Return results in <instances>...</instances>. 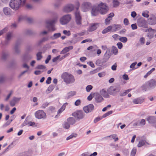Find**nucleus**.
Returning <instances> with one entry per match:
<instances>
[{"mask_svg": "<svg viewBox=\"0 0 156 156\" xmlns=\"http://www.w3.org/2000/svg\"><path fill=\"white\" fill-rule=\"evenodd\" d=\"M49 104V103L48 102H46L44 103L41 106V108L43 109L45 108L46 107H47L48 105Z\"/></svg>", "mask_w": 156, "mask_h": 156, "instance_id": "obj_61", "label": "nucleus"}, {"mask_svg": "<svg viewBox=\"0 0 156 156\" xmlns=\"http://www.w3.org/2000/svg\"><path fill=\"white\" fill-rule=\"evenodd\" d=\"M12 37V33L11 32H8L5 36V39L7 40L10 41Z\"/></svg>", "mask_w": 156, "mask_h": 156, "instance_id": "obj_34", "label": "nucleus"}, {"mask_svg": "<svg viewBox=\"0 0 156 156\" xmlns=\"http://www.w3.org/2000/svg\"><path fill=\"white\" fill-rule=\"evenodd\" d=\"M149 25H154L156 24V17L155 16H153L150 17L148 20Z\"/></svg>", "mask_w": 156, "mask_h": 156, "instance_id": "obj_18", "label": "nucleus"}, {"mask_svg": "<svg viewBox=\"0 0 156 156\" xmlns=\"http://www.w3.org/2000/svg\"><path fill=\"white\" fill-rule=\"evenodd\" d=\"M100 94L102 96L105 98H108L109 97V95L104 89H102L100 90Z\"/></svg>", "mask_w": 156, "mask_h": 156, "instance_id": "obj_22", "label": "nucleus"}, {"mask_svg": "<svg viewBox=\"0 0 156 156\" xmlns=\"http://www.w3.org/2000/svg\"><path fill=\"white\" fill-rule=\"evenodd\" d=\"M112 31V32L119 30L120 29V25H113L111 26Z\"/></svg>", "mask_w": 156, "mask_h": 156, "instance_id": "obj_25", "label": "nucleus"}, {"mask_svg": "<svg viewBox=\"0 0 156 156\" xmlns=\"http://www.w3.org/2000/svg\"><path fill=\"white\" fill-rule=\"evenodd\" d=\"M104 63L102 60L98 59L96 61L95 64L98 66H102Z\"/></svg>", "mask_w": 156, "mask_h": 156, "instance_id": "obj_36", "label": "nucleus"}, {"mask_svg": "<svg viewBox=\"0 0 156 156\" xmlns=\"http://www.w3.org/2000/svg\"><path fill=\"white\" fill-rule=\"evenodd\" d=\"M76 92L75 91H70L68 92L67 94L68 95V98H70L71 97H72L76 94Z\"/></svg>", "mask_w": 156, "mask_h": 156, "instance_id": "obj_38", "label": "nucleus"}, {"mask_svg": "<svg viewBox=\"0 0 156 156\" xmlns=\"http://www.w3.org/2000/svg\"><path fill=\"white\" fill-rule=\"evenodd\" d=\"M92 88L93 86L90 85H87L86 88V91L87 92H90V90L92 89Z\"/></svg>", "mask_w": 156, "mask_h": 156, "instance_id": "obj_54", "label": "nucleus"}, {"mask_svg": "<svg viewBox=\"0 0 156 156\" xmlns=\"http://www.w3.org/2000/svg\"><path fill=\"white\" fill-rule=\"evenodd\" d=\"M26 34L29 35H31L36 34V32L30 30H27L25 31Z\"/></svg>", "mask_w": 156, "mask_h": 156, "instance_id": "obj_31", "label": "nucleus"}, {"mask_svg": "<svg viewBox=\"0 0 156 156\" xmlns=\"http://www.w3.org/2000/svg\"><path fill=\"white\" fill-rule=\"evenodd\" d=\"M103 98L99 94H97L95 97V101L97 103H100L103 100Z\"/></svg>", "mask_w": 156, "mask_h": 156, "instance_id": "obj_21", "label": "nucleus"}, {"mask_svg": "<svg viewBox=\"0 0 156 156\" xmlns=\"http://www.w3.org/2000/svg\"><path fill=\"white\" fill-rule=\"evenodd\" d=\"M23 0H11L9 3L10 7L16 11L20 7ZM22 4L23 5V3Z\"/></svg>", "mask_w": 156, "mask_h": 156, "instance_id": "obj_3", "label": "nucleus"}, {"mask_svg": "<svg viewBox=\"0 0 156 156\" xmlns=\"http://www.w3.org/2000/svg\"><path fill=\"white\" fill-rule=\"evenodd\" d=\"M94 107L92 104H90L87 106L83 107V110L87 114L93 112L94 110Z\"/></svg>", "mask_w": 156, "mask_h": 156, "instance_id": "obj_12", "label": "nucleus"}, {"mask_svg": "<svg viewBox=\"0 0 156 156\" xmlns=\"http://www.w3.org/2000/svg\"><path fill=\"white\" fill-rule=\"evenodd\" d=\"M113 7L115 8L119 6V2L118 0H113Z\"/></svg>", "mask_w": 156, "mask_h": 156, "instance_id": "obj_39", "label": "nucleus"}, {"mask_svg": "<svg viewBox=\"0 0 156 156\" xmlns=\"http://www.w3.org/2000/svg\"><path fill=\"white\" fill-rule=\"evenodd\" d=\"M143 102V100L140 98L135 99L133 101V102L135 104H140Z\"/></svg>", "mask_w": 156, "mask_h": 156, "instance_id": "obj_28", "label": "nucleus"}, {"mask_svg": "<svg viewBox=\"0 0 156 156\" xmlns=\"http://www.w3.org/2000/svg\"><path fill=\"white\" fill-rule=\"evenodd\" d=\"M51 55H49L48 56L47 58L45 60V63L46 64L48 63L49 62V61L51 60Z\"/></svg>", "mask_w": 156, "mask_h": 156, "instance_id": "obj_64", "label": "nucleus"}, {"mask_svg": "<svg viewBox=\"0 0 156 156\" xmlns=\"http://www.w3.org/2000/svg\"><path fill=\"white\" fill-rule=\"evenodd\" d=\"M8 29V27H5L2 30L0 31V36L2 35L4 33L7 32Z\"/></svg>", "mask_w": 156, "mask_h": 156, "instance_id": "obj_46", "label": "nucleus"}, {"mask_svg": "<svg viewBox=\"0 0 156 156\" xmlns=\"http://www.w3.org/2000/svg\"><path fill=\"white\" fill-rule=\"evenodd\" d=\"M112 31V27L111 26H109L107 28L105 29L102 32V33L104 34L107 33Z\"/></svg>", "mask_w": 156, "mask_h": 156, "instance_id": "obj_27", "label": "nucleus"}, {"mask_svg": "<svg viewBox=\"0 0 156 156\" xmlns=\"http://www.w3.org/2000/svg\"><path fill=\"white\" fill-rule=\"evenodd\" d=\"M73 116L76 118L78 121H80L84 118L85 117V114L82 110L77 111L75 112L72 113Z\"/></svg>", "mask_w": 156, "mask_h": 156, "instance_id": "obj_6", "label": "nucleus"}, {"mask_svg": "<svg viewBox=\"0 0 156 156\" xmlns=\"http://www.w3.org/2000/svg\"><path fill=\"white\" fill-rule=\"evenodd\" d=\"M108 11V8L106 4L101 2L98 4L97 6H93L91 11V15L92 16H96L99 14H106Z\"/></svg>", "mask_w": 156, "mask_h": 156, "instance_id": "obj_1", "label": "nucleus"}, {"mask_svg": "<svg viewBox=\"0 0 156 156\" xmlns=\"http://www.w3.org/2000/svg\"><path fill=\"white\" fill-rule=\"evenodd\" d=\"M18 156H30L29 153L27 152H24L19 154Z\"/></svg>", "mask_w": 156, "mask_h": 156, "instance_id": "obj_50", "label": "nucleus"}, {"mask_svg": "<svg viewBox=\"0 0 156 156\" xmlns=\"http://www.w3.org/2000/svg\"><path fill=\"white\" fill-rule=\"evenodd\" d=\"M26 8L28 10H31L34 9V7L31 5L27 4L25 6Z\"/></svg>", "mask_w": 156, "mask_h": 156, "instance_id": "obj_52", "label": "nucleus"}, {"mask_svg": "<svg viewBox=\"0 0 156 156\" xmlns=\"http://www.w3.org/2000/svg\"><path fill=\"white\" fill-rule=\"evenodd\" d=\"M28 120L26 118L24 122L21 125V127H23L24 126H25L27 125H28Z\"/></svg>", "mask_w": 156, "mask_h": 156, "instance_id": "obj_56", "label": "nucleus"}, {"mask_svg": "<svg viewBox=\"0 0 156 156\" xmlns=\"http://www.w3.org/2000/svg\"><path fill=\"white\" fill-rule=\"evenodd\" d=\"M119 40L120 41L124 43H126L128 40L127 38L124 37H121Z\"/></svg>", "mask_w": 156, "mask_h": 156, "instance_id": "obj_41", "label": "nucleus"}, {"mask_svg": "<svg viewBox=\"0 0 156 156\" xmlns=\"http://www.w3.org/2000/svg\"><path fill=\"white\" fill-rule=\"evenodd\" d=\"M13 91L12 90H11L10 91L9 94L8 95L6 98L4 100L5 101H8L9 98H10V97L11 96V95L13 93Z\"/></svg>", "mask_w": 156, "mask_h": 156, "instance_id": "obj_45", "label": "nucleus"}, {"mask_svg": "<svg viewBox=\"0 0 156 156\" xmlns=\"http://www.w3.org/2000/svg\"><path fill=\"white\" fill-rule=\"evenodd\" d=\"M61 78L66 84H71L74 83L75 79L73 75L67 72L63 73L61 75Z\"/></svg>", "mask_w": 156, "mask_h": 156, "instance_id": "obj_2", "label": "nucleus"}, {"mask_svg": "<svg viewBox=\"0 0 156 156\" xmlns=\"http://www.w3.org/2000/svg\"><path fill=\"white\" fill-rule=\"evenodd\" d=\"M54 86L52 85H51L48 87L47 90L49 92H51L54 89Z\"/></svg>", "mask_w": 156, "mask_h": 156, "instance_id": "obj_59", "label": "nucleus"}, {"mask_svg": "<svg viewBox=\"0 0 156 156\" xmlns=\"http://www.w3.org/2000/svg\"><path fill=\"white\" fill-rule=\"evenodd\" d=\"M92 7L91 4L89 2H83L82 5L83 11L84 12L89 11Z\"/></svg>", "mask_w": 156, "mask_h": 156, "instance_id": "obj_11", "label": "nucleus"}, {"mask_svg": "<svg viewBox=\"0 0 156 156\" xmlns=\"http://www.w3.org/2000/svg\"><path fill=\"white\" fill-rule=\"evenodd\" d=\"M75 17L76 22V24L78 25H81V20L82 18L80 12H75Z\"/></svg>", "mask_w": 156, "mask_h": 156, "instance_id": "obj_14", "label": "nucleus"}, {"mask_svg": "<svg viewBox=\"0 0 156 156\" xmlns=\"http://www.w3.org/2000/svg\"><path fill=\"white\" fill-rule=\"evenodd\" d=\"M109 146L112 149H114V150L116 149V147H118V144L115 145L113 143H112L109 144Z\"/></svg>", "mask_w": 156, "mask_h": 156, "instance_id": "obj_49", "label": "nucleus"}, {"mask_svg": "<svg viewBox=\"0 0 156 156\" xmlns=\"http://www.w3.org/2000/svg\"><path fill=\"white\" fill-rule=\"evenodd\" d=\"M48 37H44L37 42L36 44V45L37 46H40L42 43L48 41Z\"/></svg>", "mask_w": 156, "mask_h": 156, "instance_id": "obj_23", "label": "nucleus"}, {"mask_svg": "<svg viewBox=\"0 0 156 156\" xmlns=\"http://www.w3.org/2000/svg\"><path fill=\"white\" fill-rule=\"evenodd\" d=\"M14 50L16 53L19 54L20 52V50L19 49V47L15 46Z\"/></svg>", "mask_w": 156, "mask_h": 156, "instance_id": "obj_53", "label": "nucleus"}, {"mask_svg": "<svg viewBox=\"0 0 156 156\" xmlns=\"http://www.w3.org/2000/svg\"><path fill=\"white\" fill-rule=\"evenodd\" d=\"M61 36V34L60 33H55L54 34L53 37L55 39H56Z\"/></svg>", "mask_w": 156, "mask_h": 156, "instance_id": "obj_58", "label": "nucleus"}, {"mask_svg": "<svg viewBox=\"0 0 156 156\" xmlns=\"http://www.w3.org/2000/svg\"><path fill=\"white\" fill-rule=\"evenodd\" d=\"M137 24L138 26L139 27L146 28L148 27L146 21L143 17L140 18L137 20Z\"/></svg>", "mask_w": 156, "mask_h": 156, "instance_id": "obj_9", "label": "nucleus"}, {"mask_svg": "<svg viewBox=\"0 0 156 156\" xmlns=\"http://www.w3.org/2000/svg\"><path fill=\"white\" fill-rule=\"evenodd\" d=\"M146 143L147 144H149L145 140H140L137 145L138 147H140L142 146L145 145Z\"/></svg>", "mask_w": 156, "mask_h": 156, "instance_id": "obj_29", "label": "nucleus"}, {"mask_svg": "<svg viewBox=\"0 0 156 156\" xmlns=\"http://www.w3.org/2000/svg\"><path fill=\"white\" fill-rule=\"evenodd\" d=\"M139 123L140 126H144L146 123V121L144 119H142L139 122Z\"/></svg>", "mask_w": 156, "mask_h": 156, "instance_id": "obj_55", "label": "nucleus"}, {"mask_svg": "<svg viewBox=\"0 0 156 156\" xmlns=\"http://www.w3.org/2000/svg\"><path fill=\"white\" fill-rule=\"evenodd\" d=\"M63 127L66 129H69L70 127V125L67 122H65L62 124Z\"/></svg>", "mask_w": 156, "mask_h": 156, "instance_id": "obj_37", "label": "nucleus"}, {"mask_svg": "<svg viewBox=\"0 0 156 156\" xmlns=\"http://www.w3.org/2000/svg\"><path fill=\"white\" fill-rule=\"evenodd\" d=\"M73 47L72 46H70L69 47H66L61 51L60 54H65L67 52H69L70 50L73 49Z\"/></svg>", "mask_w": 156, "mask_h": 156, "instance_id": "obj_20", "label": "nucleus"}, {"mask_svg": "<svg viewBox=\"0 0 156 156\" xmlns=\"http://www.w3.org/2000/svg\"><path fill=\"white\" fill-rule=\"evenodd\" d=\"M147 84L150 89L154 88L156 86V81L154 79H151L147 82Z\"/></svg>", "mask_w": 156, "mask_h": 156, "instance_id": "obj_15", "label": "nucleus"}, {"mask_svg": "<svg viewBox=\"0 0 156 156\" xmlns=\"http://www.w3.org/2000/svg\"><path fill=\"white\" fill-rule=\"evenodd\" d=\"M67 121L70 125H73L76 122L75 119L72 117H69L67 119Z\"/></svg>", "mask_w": 156, "mask_h": 156, "instance_id": "obj_24", "label": "nucleus"}, {"mask_svg": "<svg viewBox=\"0 0 156 156\" xmlns=\"http://www.w3.org/2000/svg\"><path fill=\"white\" fill-rule=\"evenodd\" d=\"M74 7L72 4H68L63 9V11L69 12L72 11L74 9Z\"/></svg>", "mask_w": 156, "mask_h": 156, "instance_id": "obj_17", "label": "nucleus"}, {"mask_svg": "<svg viewBox=\"0 0 156 156\" xmlns=\"http://www.w3.org/2000/svg\"><path fill=\"white\" fill-rule=\"evenodd\" d=\"M121 87L119 84H115L110 87L108 92L110 95H114L117 92H119L121 90Z\"/></svg>", "mask_w": 156, "mask_h": 156, "instance_id": "obj_4", "label": "nucleus"}, {"mask_svg": "<svg viewBox=\"0 0 156 156\" xmlns=\"http://www.w3.org/2000/svg\"><path fill=\"white\" fill-rule=\"evenodd\" d=\"M117 135L116 134H112L111 135L108 136L104 137V138L107 139L108 137H112L113 139H115V141L116 142L119 140L118 137H116Z\"/></svg>", "mask_w": 156, "mask_h": 156, "instance_id": "obj_32", "label": "nucleus"}, {"mask_svg": "<svg viewBox=\"0 0 156 156\" xmlns=\"http://www.w3.org/2000/svg\"><path fill=\"white\" fill-rule=\"evenodd\" d=\"M136 151V149L135 148H133L131 152V156H135Z\"/></svg>", "mask_w": 156, "mask_h": 156, "instance_id": "obj_51", "label": "nucleus"}, {"mask_svg": "<svg viewBox=\"0 0 156 156\" xmlns=\"http://www.w3.org/2000/svg\"><path fill=\"white\" fill-rule=\"evenodd\" d=\"M103 118L102 117H98L95 118L94 121V122L96 123L98 121L101 120Z\"/></svg>", "mask_w": 156, "mask_h": 156, "instance_id": "obj_60", "label": "nucleus"}, {"mask_svg": "<svg viewBox=\"0 0 156 156\" xmlns=\"http://www.w3.org/2000/svg\"><path fill=\"white\" fill-rule=\"evenodd\" d=\"M77 136V134L76 133H73L70 135L68 137L66 138V140H69L71 139H72L73 137H76Z\"/></svg>", "mask_w": 156, "mask_h": 156, "instance_id": "obj_44", "label": "nucleus"}, {"mask_svg": "<svg viewBox=\"0 0 156 156\" xmlns=\"http://www.w3.org/2000/svg\"><path fill=\"white\" fill-rule=\"evenodd\" d=\"M105 72L104 71L98 73V75L100 77H102L105 75Z\"/></svg>", "mask_w": 156, "mask_h": 156, "instance_id": "obj_62", "label": "nucleus"}, {"mask_svg": "<svg viewBox=\"0 0 156 156\" xmlns=\"http://www.w3.org/2000/svg\"><path fill=\"white\" fill-rule=\"evenodd\" d=\"M147 84V82L145 84H144L143 86L141 87V88L143 91H147L148 90H150L149 87L148 86Z\"/></svg>", "mask_w": 156, "mask_h": 156, "instance_id": "obj_33", "label": "nucleus"}, {"mask_svg": "<svg viewBox=\"0 0 156 156\" xmlns=\"http://www.w3.org/2000/svg\"><path fill=\"white\" fill-rule=\"evenodd\" d=\"M63 33L64 34L67 35L68 36H69L71 35L70 32L69 30H65L63 31Z\"/></svg>", "mask_w": 156, "mask_h": 156, "instance_id": "obj_57", "label": "nucleus"}, {"mask_svg": "<svg viewBox=\"0 0 156 156\" xmlns=\"http://www.w3.org/2000/svg\"><path fill=\"white\" fill-rule=\"evenodd\" d=\"M148 123L156 128V116H150L147 118Z\"/></svg>", "mask_w": 156, "mask_h": 156, "instance_id": "obj_10", "label": "nucleus"}, {"mask_svg": "<svg viewBox=\"0 0 156 156\" xmlns=\"http://www.w3.org/2000/svg\"><path fill=\"white\" fill-rule=\"evenodd\" d=\"M71 17L70 15L67 14L61 17L60 20L61 24L62 25L67 24L71 20Z\"/></svg>", "mask_w": 156, "mask_h": 156, "instance_id": "obj_7", "label": "nucleus"}, {"mask_svg": "<svg viewBox=\"0 0 156 156\" xmlns=\"http://www.w3.org/2000/svg\"><path fill=\"white\" fill-rule=\"evenodd\" d=\"M21 43V41L20 40L18 39L17 40L16 42L15 46L19 47Z\"/></svg>", "mask_w": 156, "mask_h": 156, "instance_id": "obj_63", "label": "nucleus"}, {"mask_svg": "<svg viewBox=\"0 0 156 156\" xmlns=\"http://www.w3.org/2000/svg\"><path fill=\"white\" fill-rule=\"evenodd\" d=\"M9 54L8 53L3 52L2 54L1 59L5 61L7 58Z\"/></svg>", "mask_w": 156, "mask_h": 156, "instance_id": "obj_26", "label": "nucleus"}, {"mask_svg": "<svg viewBox=\"0 0 156 156\" xmlns=\"http://www.w3.org/2000/svg\"><path fill=\"white\" fill-rule=\"evenodd\" d=\"M35 117L38 119H45L46 118V114L42 110L37 111L34 114Z\"/></svg>", "mask_w": 156, "mask_h": 156, "instance_id": "obj_8", "label": "nucleus"}, {"mask_svg": "<svg viewBox=\"0 0 156 156\" xmlns=\"http://www.w3.org/2000/svg\"><path fill=\"white\" fill-rule=\"evenodd\" d=\"M113 112V111H108L105 113L102 116V118H105L107 116H108L110 114H112Z\"/></svg>", "mask_w": 156, "mask_h": 156, "instance_id": "obj_47", "label": "nucleus"}, {"mask_svg": "<svg viewBox=\"0 0 156 156\" xmlns=\"http://www.w3.org/2000/svg\"><path fill=\"white\" fill-rule=\"evenodd\" d=\"M110 52L109 50H107L106 52L105 53L104 57L107 58L108 60L109 58L110 57Z\"/></svg>", "mask_w": 156, "mask_h": 156, "instance_id": "obj_35", "label": "nucleus"}, {"mask_svg": "<svg viewBox=\"0 0 156 156\" xmlns=\"http://www.w3.org/2000/svg\"><path fill=\"white\" fill-rule=\"evenodd\" d=\"M99 26V23H95L90 24L87 30L90 32L93 31L95 30Z\"/></svg>", "mask_w": 156, "mask_h": 156, "instance_id": "obj_16", "label": "nucleus"}, {"mask_svg": "<svg viewBox=\"0 0 156 156\" xmlns=\"http://www.w3.org/2000/svg\"><path fill=\"white\" fill-rule=\"evenodd\" d=\"M147 37L149 39H152L154 36V33L151 32H149L147 34Z\"/></svg>", "mask_w": 156, "mask_h": 156, "instance_id": "obj_42", "label": "nucleus"}, {"mask_svg": "<svg viewBox=\"0 0 156 156\" xmlns=\"http://www.w3.org/2000/svg\"><path fill=\"white\" fill-rule=\"evenodd\" d=\"M112 51L113 53L115 55H117L118 52V49L116 47L114 46L112 47Z\"/></svg>", "mask_w": 156, "mask_h": 156, "instance_id": "obj_40", "label": "nucleus"}, {"mask_svg": "<svg viewBox=\"0 0 156 156\" xmlns=\"http://www.w3.org/2000/svg\"><path fill=\"white\" fill-rule=\"evenodd\" d=\"M3 11L4 13L6 16H10L12 15V11L11 9L7 7L3 8Z\"/></svg>", "mask_w": 156, "mask_h": 156, "instance_id": "obj_19", "label": "nucleus"}, {"mask_svg": "<svg viewBox=\"0 0 156 156\" xmlns=\"http://www.w3.org/2000/svg\"><path fill=\"white\" fill-rule=\"evenodd\" d=\"M56 20V19H54L46 22V27L48 29V31H54L56 30L55 28L54 24L55 23Z\"/></svg>", "mask_w": 156, "mask_h": 156, "instance_id": "obj_5", "label": "nucleus"}, {"mask_svg": "<svg viewBox=\"0 0 156 156\" xmlns=\"http://www.w3.org/2000/svg\"><path fill=\"white\" fill-rule=\"evenodd\" d=\"M45 68L46 67L42 65H38L36 67V69H43Z\"/></svg>", "mask_w": 156, "mask_h": 156, "instance_id": "obj_48", "label": "nucleus"}, {"mask_svg": "<svg viewBox=\"0 0 156 156\" xmlns=\"http://www.w3.org/2000/svg\"><path fill=\"white\" fill-rule=\"evenodd\" d=\"M131 90V89H129L125 90V91L123 92H121L119 93V95L121 97L125 96Z\"/></svg>", "mask_w": 156, "mask_h": 156, "instance_id": "obj_30", "label": "nucleus"}, {"mask_svg": "<svg viewBox=\"0 0 156 156\" xmlns=\"http://www.w3.org/2000/svg\"><path fill=\"white\" fill-rule=\"evenodd\" d=\"M32 57L28 52H26L22 56V61L23 62H27L32 58Z\"/></svg>", "mask_w": 156, "mask_h": 156, "instance_id": "obj_13", "label": "nucleus"}, {"mask_svg": "<svg viewBox=\"0 0 156 156\" xmlns=\"http://www.w3.org/2000/svg\"><path fill=\"white\" fill-rule=\"evenodd\" d=\"M42 52L39 51L36 54V56L37 57V60H40L42 58V56L41 55Z\"/></svg>", "mask_w": 156, "mask_h": 156, "instance_id": "obj_43", "label": "nucleus"}]
</instances>
